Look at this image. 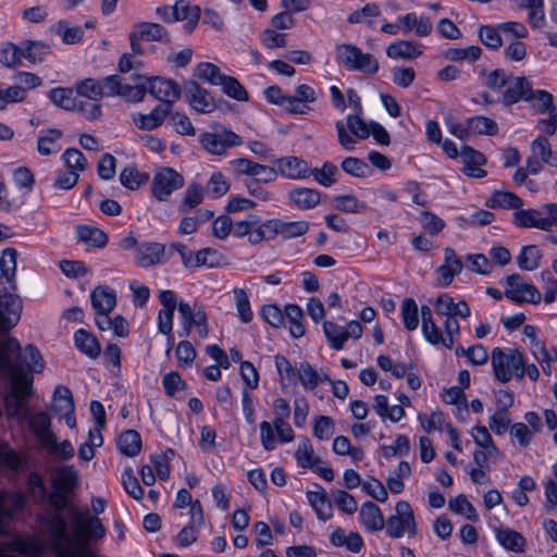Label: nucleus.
I'll return each mask as SVG.
<instances>
[{
	"label": "nucleus",
	"instance_id": "obj_1",
	"mask_svg": "<svg viewBox=\"0 0 557 557\" xmlns=\"http://www.w3.org/2000/svg\"><path fill=\"white\" fill-rule=\"evenodd\" d=\"M22 301L15 294L0 295V331L8 332L20 321ZM20 342L12 336H0V375L9 377V389L3 396V409L8 420L24 419L28 399L34 395V377L14 362L21 352Z\"/></svg>",
	"mask_w": 557,
	"mask_h": 557
},
{
	"label": "nucleus",
	"instance_id": "obj_2",
	"mask_svg": "<svg viewBox=\"0 0 557 557\" xmlns=\"http://www.w3.org/2000/svg\"><path fill=\"white\" fill-rule=\"evenodd\" d=\"M491 361L495 379L500 383L509 382L512 376L522 380L524 376V358L517 349H502L496 347L492 350Z\"/></svg>",
	"mask_w": 557,
	"mask_h": 557
},
{
	"label": "nucleus",
	"instance_id": "obj_3",
	"mask_svg": "<svg viewBox=\"0 0 557 557\" xmlns=\"http://www.w3.org/2000/svg\"><path fill=\"white\" fill-rule=\"evenodd\" d=\"M335 60L348 71H359L373 75L379 71L377 60L370 53H363L351 44H341L335 47Z\"/></svg>",
	"mask_w": 557,
	"mask_h": 557
},
{
	"label": "nucleus",
	"instance_id": "obj_4",
	"mask_svg": "<svg viewBox=\"0 0 557 557\" xmlns=\"http://www.w3.org/2000/svg\"><path fill=\"white\" fill-rule=\"evenodd\" d=\"M386 533L392 539H400L406 533L416 535L417 523L413 510L406 500H399L395 506V513L386 520Z\"/></svg>",
	"mask_w": 557,
	"mask_h": 557
},
{
	"label": "nucleus",
	"instance_id": "obj_5",
	"mask_svg": "<svg viewBox=\"0 0 557 557\" xmlns=\"http://www.w3.org/2000/svg\"><path fill=\"white\" fill-rule=\"evenodd\" d=\"M185 184L184 176L173 168L157 169L152 182L151 194L159 201H168L173 191L181 189Z\"/></svg>",
	"mask_w": 557,
	"mask_h": 557
},
{
	"label": "nucleus",
	"instance_id": "obj_6",
	"mask_svg": "<svg viewBox=\"0 0 557 557\" xmlns=\"http://www.w3.org/2000/svg\"><path fill=\"white\" fill-rule=\"evenodd\" d=\"M338 144L347 151H351L357 141L348 134L346 127L358 139H367L370 135V125H368L358 114H348L346 116V123L342 120L335 123Z\"/></svg>",
	"mask_w": 557,
	"mask_h": 557
},
{
	"label": "nucleus",
	"instance_id": "obj_7",
	"mask_svg": "<svg viewBox=\"0 0 557 557\" xmlns=\"http://www.w3.org/2000/svg\"><path fill=\"white\" fill-rule=\"evenodd\" d=\"M274 431L277 434L278 442L289 443L294 441V431L286 420L273 419L272 423L262 421L260 423V442L267 451L275 448Z\"/></svg>",
	"mask_w": 557,
	"mask_h": 557
},
{
	"label": "nucleus",
	"instance_id": "obj_8",
	"mask_svg": "<svg viewBox=\"0 0 557 557\" xmlns=\"http://www.w3.org/2000/svg\"><path fill=\"white\" fill-rule=\"evenodd\" d=\"M202 148L211 154H223L226 149L243 144L242 138L234 132L223 128L221 132L202 133L199 136Z\"/></svg>",
	"mask_w": 557,
	"mask_h": 557
},
{
	"label": "nucleus",
	"instance_id": "obj_9",
	"mask_svg": "<svg viewBox=\"0 0 557 557\" xmlns=\"http://www.w3.org/2000/svg\"><path fill=\"white\" fill-rule=\"evenodd\" d=\"M504 295L516 302L537 305L541 301V294L536 287L523 282L519 274H511L506 278Z\"/></svg>",
	"mask_w": 557,
	"mask_h": 557
},
{
	"label": "nucleus",
	"instance_id": "obj_10",
	"mask_svg": "<svg viewBox=\"0 0 557 557\" xmlns=\"http://www.w3.org/2000/svg\"><path fill=\"white\" fill-rule=\"evenodd\" d=\"M147 92L160 100V104H171L181 97V87L171 79L159 76L145 77Z\"/></svg>",
	"mask_w": 557,
	"mask_h": 557
},
{
	"label": "nucleus",
	"instance_id": "obj_11",
	"mask_svg": "<svg viewBox=\"0 0 557 557\" xmlns=\"http://www.w3.org/2000/svg\"><path fill=\"white\" fill-rule=\"evenodd\" d=\"M185 97L189 106L200 113H209L215 109L213 97L195 81L185 83Z\"/></svg>",
	"mask_w": 557,
	"mask_h": 557
},
{
	"label": "nucleus",
	"instance_id": "obj_12",
	"mask_svg": "<svg viewBox=\"0 0 557 557\" xmlns=\"http://www.w3.org/2000/svg\"><path fill=\"white\" fill-rule=\"evenodd\" d=\"M27 421L29 430L35 434L38 442L44 444H52L53 432L51 431V418L45 411L32 413L30 411L24 412V419Z\"/></svg>",
	"mask_w": 557,
	"mask_h": 557
},
{
	"label": "nucleus",
	"instance_id": "obj_13",
	"mask_svg": "<svg viewBox=\"0 0 557 557\" xmlns=\"http://www.w3.org/2000/svg\"><path fill=\"white\" fill-rule=\"evenodd\" d=\"M165 246L160 243L147 242L136 247L134 259L141 268H150L164 261Z\"/></svg>",
	"mask_w": 557,
	"mask_h": 557
},
{
	"label": "nucleus",
	"instance_id": "obj_14",
	"mask_svg": "<svg viewBox=\"0 0 557 557\" xmlns=\"http://www.w3.org/2000/svg\"><path fill=\"white\" fill-rule=\"evenodd\" d=\"M463 263L450 247L444 249V263L436 269L437 283L441 286H448L454 281L455 275L461 273Z\"/></svg>",
	"mask_w": 557,
	"mask_h": 557
},
{
	"label": "nucleus",
	"instance_id": "obj_15",
	"mask_svg": "<svg viewBox=\"0 0 557 557\" xmlns=\"http://www.w3.org/2000/svg\"><path fill=\"white\" fill-rule=\"evenodd\" d=\"M171 104H158L147 114H133V122L139 129L152 131L163 123L164 119L171 113Z\"/></svg>",
	"mask_w": 557,
	"mask_h": 557
},
{
	"label": "nucleus",
	"instance_id": "obj_16",
	"mask_svg": "<svg viewBox=\"0 0 557 557\" xmlns=\"http://www.w3.org/2000/svg\"><path fill=\"white\" fill-rule=\"evenodd\" d=\"M435 312L447 318L460 317L467 319L470 315V308L466 301L454 302L448 294H441L434 301Z\"/></svg>",
	"mask_w": 557,
	"mask_h": 557
},
{
	"label": "nucleus",
	"instance_id": "obj_17",
	"mask_svg": "<svg viewBox=\"0 0 557 557\" xmlns=\"http://www.w3.org/2000/svg\"><path fill=\"white\" fill-rule=\"evenodd\" d=\"M278 174L290 178L301 180L310 176L307 162L298 157H283L276 160Z\"/></svg>",
	"mask_w": 557,
	"mask_h": 557
},
{
	"label": "nucleus",
	"instance_id": "obj_18",
	"mask_svg": "<svg viewBox=\"0 0 557 557\" xmlns=\"http://www.w3.org/2000/svg\"><path fill=\"white\" fill-rule=\"evenodd\" d=\"M531 84L525 77H510L503 92V103L511 106L519 100H525L531 91Z\"/></svg>",
	"mask_w": 557,
	"mask_h": 557
},
{
	"label": "nucleus",
	"instance_id": "obj_19",
	"mask_svg": "<svg viewBox=\"0 0 557 557\" xmlns=\"http://www.w3.org/2000/svg\"><path fill=\"white\" fill-rule=\"evenodd\" d=\"M90 300L98 314H109L116 305V295L113 289L99 285L92 289Z\"/></svg>",
	"mask_w": 557,
	"mask_h": 557
},
{
	"label": "nucleus",
	"instance_id": "obj_20",
	"mask_svg": "<svg viewBox=\"0 0 557 557\" xmlns=\"http://www.w3.org/2000/svg\"><path fill=\"white\" fill-rule=\"evenodd\" d=\"M399 24L404 34L413 32L419 37L429 36L432 30L431 20L426 16H418L414 12L401 16Z\"/></svg>",
	"mask_w": 557,
	"mask_h": 557
},
{
	"label": "nucleus",
	"instance_id": "obj_21",
	"mask_svg": "<svg viewBox=\"0 0 557 557\" xmlns=\"http://www.w3.org/2000/svg\"><path fill=\"white\" fill-rule=\"evenodd\" d=\"M495 537L498 543L508 550L522 553L525 547L524 536L516 530L499 527L495 529Z\"/></svg>",
	"mask_w": 557,
	"mask_h": 557
},
{
	"label": "nucleus",
	"instance_id": "obj_22",
	"mask_svg": "<svg viewBox=\"0 0 557 557\" xmlns=\"http://www.w3.org/2000/svg\"><path fill=\"white\" fill-rule=\"evenodd\" d=\"M519 9L528 11V22L533 28H542L545 24L543 0H510Z\"/></svg>",
	"mask_w": 557,
	"mask_h": 557
},
{
	"label": "nucleus",
	"instance_id": "obj_23",
	"mask_svg": "<svg viewBox=\"0 0 557 557\" xmlns=\"http://www.w3.org/2000/svg\"><path fill=\"white\" fill-rule=\"evenodd\" d=\"M513 223L519 227H535L542 231H549V222L541 216L535 209H519L513 213Z\"/></svg>",
	"mask_w": 557,
	"mask_h": 557
},
{
	"label": "nucleus",
	"instance_id": "obj_24",
	"mask_svg": "<svg viewBox=\"0 0 557 557\" xmlns=\"http://www.w3.org/2000/svg\"><path fill=\"white\" fill-rule=\"evenodd\" d=\"M174 17L175 21H184V29L187 34L191 33L196 27L199 17L200 10L198 7L190 5L184 0H180L174 4Z\"/></svg>",
	"mask_w": 557,
	"mask_h": 557
},
{
	"label": "nucleus",
	"instance_id": "obj_25",
	"mask_svg": "<svg viewBox=\"0 0 557 557\" xmlns=\"http://www.w3.org/2000/svg\"><path fill=\"white\" fill-rule=\"evenodd\" d=\"M288 198L297 208L309 210L320 202L321 194L317 189L297 187L289 190Z\"/></svg>",
	"mask_w": 557,
	"mask_h": 557
},
{
	"label": "nucleus",
	"instance_id": "obj_26",
	"mask_svg": "<svg viewBox=\"0 0 557 557\" xmlns=\"http://www.w3.org/2000/svg\"><path fill=\"white\" fill-rule=\"evenodd\" d=\"M359 517L363 525L370 531H381L385 527L380 508L372 502L362 504Z\"/></svg>",
	"mask_w": 557,
	"mask_h": 557
},
{
	"label": "nucleus",
	"instance_id": "obj_27",
	"mask_svg": "<svg viewBox=\"0 0 557 557\" xmlns=\"http://www.w3.org/2000/svg\"><path fill=\"white\" fill-rule=\"evenodd\" d=\"M386 54L394 60H412L420 57L422 51L412 41L397 40L387 46Z\"/></svg>",
	"mask_w": 557,
	"mask_h": 557
},
{
	"label": "nucleus",
	"instance_id": "obj_28",
	"mask_svg": "<svg viewBox=\"0 0 557 557\" xmlns=\"http://www.w3.org/2000/svg\"><path fill=\"white\" fill-rule=\"evenodd\" d=\"M373 410L382 418L388 419L392 422H398L405 417V410L401 406L388 405V399L384 395H376L373 398Z\"/></svg>",
	"mask_w": 557,
	"mask_h": 557
},
{
	"label": "nucleus",
	"instance_id": "obj_29",
	"mask_svg": "<svg viewBox=\"0 0 557 557\" xmlns=\"http://www.w3.org/2000/svg\"><path fill=\"white\" fill-rule=\"evenodd\" d=\"M307 498L319 519L327 520L332 517V504L322 487L319 491L307 492Z\"/></svg>",
	"mask_w": 557,
	"mask_h": 557
},
{
	"label": "nucleus",
	"instance_id": "obj_30",
	"mask_svg": "<svg viewBox=\"0 0 557 557\" xmlns=\"http://www.w3.org/2000/svg\"><path fill=\"white\" fill-rule=\"evenodd\" d=\"M78 239L91 247L103 248L108 243L107 234L91 225H81L76 227Z\"/></svg>",
	"mask_w": 557,
	"mask_h": 557
},
{
	"label": "nucleus",
	"instance_id": "obj_31",
	"mask_svg": "<svg viewBox=\"0 0 557 557\" xmlns=\"http://www.w3.org/2000/svg\"><path fill=\"white\" fill-rule=\"evenodd\" d=\"M138 37L147 41H165L168 40V33L165 28L157 23L139 22L133 26Z\"/></svg>",
	"mask_w": 557,
	"mask_h": 557
},
{
	"label": "nucleus",
	"instance_id": "obj_32",
	"mask_svg": "<svg viewBox=\"0 0 557 557\" xmlns=\"http://www.w3.org/2000/svg\"><path fill=\"white\" fill-rule=\"evenodd\" d=\"M297 463L301 468H314L322 460L314 455L310 440L306 436L301 437L295 451Z\"/></svg>",
	"mask_w": 557,
	"mask_h": 557
},
{
	"label": "nucleus",
	"instance_id": "obj_33",
	"mask_svg": "<svg viewBox=\"0 0 557 557\" xmlns=\"http://www.w3.org/2000/svg\"><path fill=\"white\" fill-rule=\"evenodd\" d=\"M117 447L121 454L134 457L141 449V437L135 430H126L122 432L117 438Z\"/></svg>",
	"mask_w": 557,
	"mask_h": 557
},
{
	"label": "nucleus",
	"instance_id": "obj_34",
	"mask_svg": "<svg viewBox=\"0 0 557 557\" xmlns=\"http://www.w3.org/2000/svg\"><path fill=\"white\" fill-rule=\"evenodd\" d=\"M148 181L149 174L140 172L135 165H127L120 173V183L131 190L138 189L146 185Z\"/></svg>",
	"mask_w": 557,
	"mask_h": 557
},
{
	"label": "nucleus",
	"instance_id": "obj_35",
	"mask_svg": "<svg viewBox=\"0 0 557 557\" xmlns=\"http://www.w3.org/2000/svg\"><path fill=\"white\" fill-rule=\"evenodd\" d=\"M16 259L17 252L13 248H5L0 257V271L1 277L5 278L11 285L12 289H15V272H16Z\"/></svg>",
	"mask_w": 557,
	"mask_h": 557
},
{
	"label": "nucleus",
	"instance_id": "obj_36",
	"mask_svg": "<svg viewBox=\"0 0 557 557\" xmlns=\"http://www.w3.org/2000/svg\"><path fill=\"white\" fill-rule=\"evenodd\" d=\"M22 58H25L32 63L41 62L44 58L50 52V47L41 41L24 40L20 45Z\"/></svg>",
	"mask_w": 557,
	"mask_h": 557
},
{
	"label": "nucleus",
	"instance_id": "obj_37",
	"mask_svg": "<svg viewBox=\"0 0 557 557\" xmlns=\"http://www.w3.org/2000/svg\"><path fill=\"white\" fill-rule=\"evenodd\" d=\"M76 347L87 355L88 357L95 359L100 354V345L97 338L85 330H78L74 335Z\"/></svg>",
	"mask_w": 557,
	"mask_h": 557
},
{
	"label": "nucleus",
	"instance_id": "obj_38",
	"mask_svg": "<svg viewBox=\"0 0 557 557\" xmlns=\"http://www.w3.org/2000/svg\"><path fill=\"white\" fill-rule=\"evenodd\" d=\"M78 480L77 471L73 467L60 469L52 481V488L70 494Z\"/></svg>",
	"mask_w": 557,
	"mask_h": 557
},
{
	"label": "nucleus",
	"instance_id": "obj_39",
	"mask_svg": "<svg viewBox=\"0 0 557 557\" xmlns=\"http://www.w3.org/2000/svg\"><path fill=\"white\" fill-rule=\"evenodd\" d=\"M74 399L70 388L63 385L57 386L53 393L51 410L61 413L74 411Z\"/></svg>",
	"mask_w": 557,
	"mask_h": 557
},
{
	"label": "nucleus",
	"instance_id": "obj_40",
	"mask_svg": "<svg viewBox=\"0 0 557 557\" xmlns=\"http://www.w3.org/2000/svg\"><path fill=\"white\" fill-rule=\"evenodd\" d=\"M308 231L309 223L307 221H284L278 219V234L283 239L300 237Z\"/></svg>",
	"mask_w": 557,
	"mask_h": 557
},
{
	"label": "nucleus",
	"instance_id": "obj_41",
	"mask_svg": "<svg viewBox=\"0 0 557 557\" xmlns=\"http://www.w3.org/2000/svg\"><path fill=\"white\" fill-rule=\"evenodd\" d=\"M522 200L511 191L497 190L493 194L487 206L502 209H516L519 210L522 206Z\"/></svg>",
	"mask_w": 557,
	"mask_h": 557
},
{
	"label": "nucleus",
	"instance_id": "obj_42",
	"mask_svg": "<svg viewBox=\"0 0 557 557\" xmlns=\"http://www.w3.org/2000/svg\"><path fill=\"white\" fill-rule=\"evenodd\" d=\"M468 125L470 128V134L494 136L498 133L497 123L494 120L483 115H475L468 119Z\"/></svg>",
	"mask_w": 557,
	"mask_h": 557
},
{
	"label": "nucleus",
	"instance_id": "obj_43",
	"mask_svg": "<svg viewBox=\"0 0 557 557\" xmlns=\"http://www.w3.org/2000/svg\"><path fill=\"white\" fill-rule=\"evenodd\" d=\"M541 258L542 255L536 246H525L517 257V264L521 270L532 271L539 268Z\"/></svg>",
	"mask_w": 557,
	"mask_h": 557
},
{
	"label": "nucleus",
	"instance_id": "obj_44",
	"mask_svg": "<svg viewBox=\"0 0 557 557\" xmlns=\"http://www.w3.org/2000/svg\"><path fill=\"white\" fill-rule=\"evenodd\" d=\"M527 101L532 103V107L539 113H549V111L557 110L554 106L553 95L546 90H535L531 89Z\"/></svg>",
	"mask_w": 557,
	"mask_h": 557
},
{
	"label": "nucleus",
	"instance_id": "obj_45",
	"mask_svg": "<svg viewBox=\"0 0 557 557\" xmlns=\"http://www.w3.org/2000/svg\"><path fill=\"white\" fill-rule=\"evenodd\" d=\"M194 74L197 78L202 79L210 85L218 86L221 83V79L225 74L221 73V70L218 65L203 62L199 63L194 71Z\"/></svg>",
	"mask_w": 557,
	"mask_h": 557
},
{
	"label": "nucleus",
	"instance_id": "obj_46",
	"mask_svg": "<svg viewBox=\"0 0 557 557\" xmlns=\"http://www.w3.org/2000/svg\"><path fill=\"white\" fill-rule=\"evenodd\" d=\"M50 100L59 108L64 110H75L77 100L70 88H53L49 91Z\"/></svg>",
	"mask_w": 557,
	"mask_h": 557
},
{
	"label": "nucleus",
	"instance_id": "obj_47",
	"mask_svg": "<svg viewBox=\"0 0 557 557\" xmlns=\"http://www.w3.org/2000/svg\"><path fill=\"white\" fill-rule=\"evenodd\" d=\"M481 48L479 46H468L463 48H449L445 52L446 59L453 61V62H461V61H468V62H474L476 61L481 55Z\"/></svg>",
	"mask_w": 557,
	"mask_h": 557
},
{
	"label": "nucleus",
	"instance_id": "obj_48",
	"mask_svg": "<svg viewBox=\"0 0 557 557\" xmlns=\"http://www.w3.org/2000/svg\"><path fill=\"white\" fill-rule=\"evenodd\" d=\"M401 319L408 331H413L419 325V309L412 298H405L401 302Z\"/></svg>",
	"mask_w": 557,
	"mask_h": 557
},
{
	"label": "nucleus",
	"instance_id": "obj_49",
	"mask_svg": "<svg viewBox=\"0 0 557 557\" xmlns=\"http://www.w3.org/2000/svg\"><path fill=\"white\" fill-rule=\"evenodd\" d=\"M62 161L66 169L81 174L87 169L88 162L85 156L76 148H67L62 154Z\"/></svg>",
	"mask_w": 557,
	"mask_h": 557
},
{
	"label": "nucleus",
	"instance_id": "obj_50",
	"mask_svg": "<svg viewBox=\"0 0 557 557\" xmlns=\"http://www.w3.org/2000/svg\"><path fill=\"white\" fill-rule=\"evenodd\" d=\"M297 376L306 391H313L319 385L318 371L307 361L297 367Z\"/></svg>",
	"mask_w": 557,
	"mask_h": 557
},
{
	"label": "nucleus",
	"instance_id": "obj_51",
	"mask_svg": "<svg viewBox=\"0 0 557 557\" xmlns=\"http://www.w3.org/2000/svg\"><path fill=\"white\" fill-rule=\"evenodd\" d=\"M223 92L238 101L248 100V94L244 86L234 77L224 75L219 85Z\"/></svg>",
	"mask_w": 557,
	"mask_h": 557
},
{
	"label": "nucleus",
	"instance_id": "obj_52",
	"mask_svg": "<svg viewBox=\"0 0 557 557\" xmlns=\"http://www.w3.org/2000/svg\"><path fill=\"white\" fill-rule=\"evenodd\" d=\"M202 201V187L198 184H190L184 194V197L182 198L178 211L184 213L196 206H198Z\"/></svg>",
	"mask_w": 557,
	"mask_h": 557
},
{
	"label": "nucleus",
	"instance_id": "obj_53",
	"mask_svg": "<svg viewBox=\"0 0 557 557\" xmlns=\"http://www.w3.org/2000/svg\"><path fill=\"white\" fill-rule=\"evenodd\" d=\"M334 207L343 212L359 213L368 209V207L360 202L354 195H339L333 199Z\"/></svg>",
	"mask_w": 557,
	"mask_h": 557
},
{
	"label": "nucleus",
	"instance_id": "obj_54",
	"mask_svg": "<svg viewBox=\"0 0 557 557\" xmlns=\"http://www.w3.org/2000/svg\"><path fill=\"white\" fill-rule=\"evenodd\" d=\"M234 300L236 310L238 312V317L243 323H249L252 320V311L250 308V302L248 299V295L243 288H234Z\"/></svg>",
	"mask_w": 557,
	"mask_h": 557
},
{
	"label": "nucleus",
	"instance_id": "obj_55",
	"mask_svg": "<svg viewBox=\"0 0 557 557\" xmlns=\"http://www.w3.org/2000/svg\"><path fill=\"white\" fill-rule=\"evenodd\" d=\"M341 168L345 173L355 177H367L371 173L369 165L363 160L355 157L345 158Z\"/></svg>",
	"mask_w": 557,
	"mask_h": 557
},
{
	"label": "nucleus",
	"instance_id": "obj_56",
	"mask_svg": "<svg viewBox=\"0 0 557 557\" xmlns=\"http://www.w3.org/2000/svg\"><path fill=\"white\" fill-rule=\"evenodd\" d=\"M421 227L431 236L437 235L444 227L445 222L431 211H421L418 218Z\"/></svg>",
	"mask_w": 557,
	"mask_h": 557
},
{
	"label": "nucleus",
	"instance_id": "obj_57",
	"mask_svg": "<svg viewBox=\"0 0 557 557\" xmlns=\"http://www.w3.org/2000/svg\"><path fill=\"white\" fill-rule=\"evenodd\" d=\"M309 173L320 185L330 187L336 182L337 166L334 163L325 162L321 169L314 168Z\"/></svg>",
	"mask_w": 557,
	"mask_h": 557
},
{
	"label": "nucleus",
	"instance_id": "obj_58",
	"mask_svg": "<svg viewBox=\"0 0 557 557\" xmlns=\"http://www.w3.org/2000/svg\"><path fill=\"white\" fill-rule=\"evenodd\" d=\"M323 330L332 348L339 350L344 347V344L347 339L345 329L343 326L325 321L323 323Z\"/></svg>",
	"mask_w": 557,
	"mask_h": 557
},
{
	"label": "nucleus",
	"instance_id": "obj_59",
	"mask_svg": "<svg viewBox=\"0 0 557 557\" xmlns=\"http://www.w3.org/2000/svg\"><path fill=\"white\" fill-rule=\"evenodd\" d=\"M500 33L502 32L498 29V24L495 27L483 25L479 29V37L485 47L496 50L503 45Z\"/></svg>",
	"mask_w": 557,
	"mask_h": 557
},
{
	"label": "nucleus",
	"instance_id": "obj_60",
	"mask_svg": "<svg viewBox=\"0 0 557 557\" xmlns=\"http://www.w3.org/2000/svg\"><path fill=\"white\" fill-rule=\"evenodd\" d=\"M62 132L57 128H49L40 135L37 141V151L41 156H49L53 152L55 143L61 138Z\"/></svg>",
	"mask_w": 557,
	"mask_h": 557
},
{
	"label": "nucleus",
	"instance_id": "obj_61",
	"mask_svg": "<svg viewBox=\"0 0 557 557\" xmlns=\"http://www.w3.org/2000/svg\"><path fill=\"white\" fill-rule=\"evenodd\" d=\"M79 174L76 171L66 170H58L54 174L52 186L55 189L60 190H70L72 189L78 182Z\"/></svg>",
	"mask_w": 557,
	"mask_h": 557
},
{
	"label": "nucleus",
	"instance_id": "obj_62",
	"mask_svg": "<svg viewBox=\"0 0 557 557\" xmlns=\"http://www.w3.org/2000/svg\"><path fill=\"white\" fill-rule=\"evenodd\" d=\"M448 508L455 513L465 515L468 520L473 522L478 520V515L474 507L471 503L468 502L465 495H459L450 499L448 503Z\"/></svg>",
	"mask_w": 557,
	"mask_h": 557
},
{
	"label": "nucleus",
	"instance_id": "obj_63",
	"mask_svg": "<svg viewBox=\"0 0 557 557\" xmlns=\"http://www.w3.org/2000/svg\"><path fill=\"white\" fill-rule=\"evenodd\" d=\"M76 91L79 96L97 101L101 98L100 81L86 78L76 84Z\"/></svg>",
	"mask_w": 557,
	"mask_h": 557
},
{
	"label": "nucleus",
	"instance_id": "obj_64",
	"mask_svg": "<svg viewBox=\"0 0 557 557\" xmlns=\"http://www.w3.org/2000/svg\"><path fill=\"white\" fill-rule=\"evenodd\" d=\"M332 496L336 506L345 513L351 515L357 510V500L344 490H335Z\"/></svg>",
	"mask_w": 557,
	"mask_h": 557
}]
</instances>
